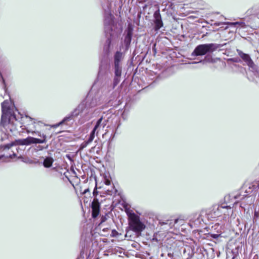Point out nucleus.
Here are the masks:
<instances>
[{"label":"nucleus","mask_w":259,"mask_h":259,"mask_svg":"<svg viewBox=\"0 0 259 259\" xmlns=\"http://www.w3.org/2000/svg\"><path fill=\"white\" fill-rule=\"evenodd\" d=\"M218 46L214 44H206L197 46L193 51V54L195 56H203L208 53H212Z\"/></svg>","instance_id":"39448f33"},{"label":"nucleus","mask_w":259,"mask_h":259,"mask_svg":"<svg viewBox=\"0 0 259 259\" xmlns=\"http://www.w3.org/2000/svg\"><path fill=\"white\" fill-rule=\"evenodd\" d=\"M123 58L122 53L119 51H117L114 56V64L120 65V62Z\"/></svg>","instance_id":"9d476101"},{"label":"nucleus","mask_w":259,"mask_h":259,"mask_svg":"<svg viewBox=\"0 0 259 259\" xmlns=\"http://www.w3.org/2000/svg\"><path fill=\"white\" fill-rule=\"evenodd\" d=\"M37 149L39 150H42L45 148L44 147H43L42 146H40V145L37 146Z\"/></svg>","instance_id":"b1692460"},{"label":"nucleus","mask_w":259,"mask_h":259,"mask_svg":"<svg viewBox=\"0 0 259 259\" xmlns=\"http://www.w3.org/2000/svg\"><path fill=\"white\" fill-rule=\"evenodd\" d=\"M97 189V183L96 182V186L93 192V196L95 197V198H96L97 195L99 194V192L98 191Z\"/></svg>","instance_id":"2eb2a0df"},{"label":"nucleus","mask_w":259,"mask_h":259,"mask_svg":"<svg viewBox=\"0 0 259 259\" xmlns=\"http://www.w3.org/2000/svg\"><path fill=\"white\" fill-rule=\"evenodd\" d=\"M118 232L115 230H112L110 236L112 237H116L118 235Z\"/></svg>","instance_id":"aec40b11"},{"label":"nucleus","mask_w":259,"mask_h":259,"mask_svg":"<svg viewBox=\"0 0 259 259\" xmlns=\"http://www.w3.org/2000/svg\"><path fill=\"white\" fill-rule=\"evenodd\" d=\"M233 213L232 207L227 205L222 204L217 207H214L210 211L209 214L212 218H217L223 216L224 218L230 215Z\"/></svg>","instance_id":"20e7f679"},{"label":"nucleus","mask_w":259,"mask_h":259,"mask_svg":"<svg viewBox=\"0 0 259 259\" xmlns=\"http://www.w3.org/2000/svg\"><path fill=\"white\" fill-rule=\"evenodd\" d=\"M259 218V211L255 210L253 219L254 220L256 221Z\"/></svg>","instance_id":"f3484780"},{"label":"nucleus","mask_w":259,"mask_h":259,"mask_svg":"<svg viewBox=\"0 0 259 259\" xmlns=\"http://www.w3.org/2000/svg\"><path fill=\"white\" fill-rule=\"evenodd\" d=\"M4 157V156H0V159H1L2 158H3V157Z\"/></svg>","instance_id":"393cba45"},{"label":"nucleus","mask_w":259,"mask_h":259,"mask_svg":"<svg viewBox=\"0 0 259 259\" xmlns=\"http://www.w3.org/2000/svg\"><path fill=\"white\" fill-rule=\"evenodd\" d=\"M107 214H106V215H102L101 217V222H100V224H102L105 222L106 221V220H107Z\"/></svg>","instance_id":"6ab92c4d"},{"label":"nucleus","mask_w":259,"mask_h":259,"mask_svg":"<svg viewBox=\"0 0 259 259\" xmlns=\"http://www.w3.org/2000/svg\"><path fill=\"white\" fill-rule=\"evenodd\" d=\"M35 163H39V161L37 160V161L35 162Z\"/></svg>","instance_id":"a878e982"},{"label":"nucleus","mask_w":259,"mask_h":259,"mask_svg":"<svg viewBox=\"0 0 259 259\" xmlns=\"http://www.w3.org/2000/svg\"><path fill=\"white\" fill-rule=\"evenodd\" d=\"M92 217L96 218L99 214L101 210V204L97 198H94L91 203Z\"/></svg>","instance_id":"423d86ee"},{"label":"nucleus","mask_w":259,"mask_h":259,"mask_svg":"<svg viewBox=\"0 0 259 259\" xmlns=\"http://www.w3.org/2000/svg\"><path fill=\"white\" fill-rule=\"evenodd\" d=\"M17 140L5 146V149L8 150L9 155H3L4 161H8V158H21L24 152V146L25 145L19 144L16 143Z\"/></svg>","instance_id":"f03ea898"},{"label":"nucleus","mask_w":259,"mask_h":259,"mask_svg":"<svg viewBox=\"0 0 259 259\" xmlns=\"http://www.w3.org/2000/svg\"><path fill=\"white\" fill-rule=\"evenodd\" d=\"M129 225L132 231L136 233H141L145 228V225L140 220V217L135 213H130L128 215Z\"/></svg>","instance_id":"7ed1b4c3"},{"label":"nucleus","mask_w":259,"mask_h":259,"mask_svg":"<svg viewBox=\"0 0 259 259\" xmlns=\"http://www.w3.org/2000/svg\"><path fill=\"white\" fill-rule=\"evenodd\" d=\"M104 183L105 185L109 186L111 184V181L109 179L106 178L105 179Z\"/></svg>","instance_id":"412c9836"},{"label":"nucleus","mask_w":259,"mask_h":259,"mask_svg":"<svg viewBox=\"0 0 259 259\" xmlns=\"http://www.w3.org/2000/svg\"><path fill=\"white\" fill-rule=\"evenodd\" d=\"M88 250H89L88 247H84L81 252V256H83L84 253H85L86 255L88 254Z\"/></svg>","instance_id":"a211bd4d"},{"label":"nucleus","mask_w":259,"mask_h":259,"mask_svg":"<svg viewBox=\"0 0 259 259\" xmlns=\"http://www.w3.org/2000/svg\"><path fill=\"white\" fill-rule=\"evenodd\" d=\"M64 120H65V119H63L62 120V122H63Z\"/></svg>","instance_id":"bb28decb"},{"label":"nucleus","mask_w":259,"mask_h":259,"mask_svg":"<svg viewBox=\"0 0 259 259\" xmlns=\"http://www.w3.org/2000/svg\"><path fill=\"white\" fill-rule=\"evenodd\" d=\"M133 35V28L128 26L127 34L125 37L124 41L127 44H130L132 40Z\"/></svg>","instance_id":"9b49d317"},{"label":"nucleus","mask_w":259,"mask_h":259,"mask_svg":"<svg viewBox=\"0 0 259 259\" xmlns=\"http://www.w3.org/2000/svg\"><path fill=\"white\" fill-rule=\"evenodd\" d=\"M102 120H103V117H101L100 118H99L94 128H93V131H92V132L90 135V137H89V139L87 141H85L81 144V148L82 149V148L85 147L89 144H90V143H91L93 141V140H94V139L95 138V132H96V130L100 126V124H101Z\"/></svg>","instance_id":"0eeeda50"},{"label":"nucleus","mask_w":259,"mask_h":259,"mask_svg":"<svg viewBox=\"0 0 259 259\" xmlns=\"http://www.w3.org/2000/svg\"><path fill=\"white\" fill-rule=\"evenodd\" d=\"M0 83H2L3 84V88L5 90V93H7V89L5 83V80L4 78L2 77V74L0 72Z\"/></svg>","instance_id":"4468645a"},{"label":"nucleus","mask_w":259,"mask_h":259,"mask_svg":"<svg viewBox=\"0 0 259 259\" xmlns=\"http://www.w3.org/2000/svg\"><path fill=\"white\" fill-rule=\"evenodd\" d=\"M119 77H116V76H115V77L114 78V82H113V87H114L116 86L119 82Z\"/></svg>","instance_id":"dca6fc26"},{"label":"nucleus","mask_w":259,"mask_h":259,"mask_svg":"<svg viewBox=\"0 0 259 259\" xmlns=\"http://www.w3.org/2000/svg\"><path fill=\"white\" fill-rule=\"evenodd\" d=\"M2 115L0 122V130L9 134V132H13L17 130L18 126L22 130H26L27 134H36L40 137V139L32 137H28L26 139H18L17 143L22 145H31L32 144H43L47 142L46 135L41 134L36 131L37 126L40 124V122H36L35 119L28 116L21 117V121L19 117H16L17 109L11 101L5 100L2 103Z\"/></svg>","instance_id":"f257e3e1"},{"label":"nucleus","mask_w":259,"mask_h":259,"mask_svg":"<svg viewBox=\"0 0 259 259\" xmlns=\"http://www.w3.org/2000/svg\"><path fill=\"white\" fill-rule=\"evenodd\" d=\"M115 76L120 77L121 75V67L120 65L114 64Z\"/></svg>","instance_id":"ddd939ff"},{"label":"nucleus","mask_w":259,"mask_h":259,"mask_svg":"<svg viewBox=\"0 0 259 259\" xmlns=\"http://www.w3.org/2000/svg\"><path fill=\"white\" fill-rule=\"evenodd\" d=\"M53 162L54 159L52 157H46L44 159L42 164L44 167L49 168L52 166Z\"/></svg>","instance_id":"f8f14e48"},{"label":"nucleus","mask_w":259,"mask_h":259,"mask_svg":"<svg viewBox=\"0 0 259 259\" xmlns=\"http://www.w3.org/2000/svg\"><path fill=\"white\" fill-rule=\"evenodd\" d=\"M153 16L154 18V23L155 24L154 30L158 31L163 26L161 16L159 9L154 12Z\"/></svg>","instance_id":"6e6552de"},{"label":"nucleus","mask_w":259,"mask_h":259,"mask_svg":"<svg viewBox=\"0 0 259 259\" xmlns=\"http://www.w3.org/2000/svg\"><path fill=\"white\" fill-rule=\"evenodd\" d=\"M67 156L69 159L70 158L69 156Z\"/></svg>","instance_id":"c85d7f7f"},{"label":"nucleus","mask_w":259,"mask_h":259,"mask_svg":"<svg viewBox=\"0 0 259 259\" xmlns=\"http://www.w3.org/2000/svg\"><path fill=\"white\" fill-rule=\"evenodd\" d=\"M90 192V189L89 188H87L86 189H85L82 192H81V194L83 195V194H86L87 192Z\"/></svg>","instance_id":"5701e85b"},{"label":"nucleus","mask_w":259,"mask_h":259,"mask_svg":"<svg viewBox=\"0 0 259 259\" xmlns=\"http://www.w3.org/2000/svg\"><path fill=\"white\" fill-rule=\"evenodd\" d=\"M238 23H239L238 22H236L235 24H238Z\"/></svg>","instance_id":"cd10ccee"},{"label":"nucleus","mask_w":259,"mask_h":259,"mask_svg":"<svg viewBox=\"0 0 259 259\" xmlns=\"http://www.w3.org/2000/svg\"><path fill=\"white\" fill-rule=\"evenodd\" d=\"M211 236L214 239L218 238L219 236H220V234H211Z\"/></svg>","instance_id":"4be33fe9"},{"label":"nucleus","mask_w":259,"mask_h":259,"mask_svg":"<svg viewBox=\"0 0 259 259\" xmlns=\"http://www.w3.org/2000/svg\"><path fill=\"white\" fill-rule=\"evenodd\" d=\"M234 258H235V257H233L232 258V259H234Z\"/></svg>","instance_id":"c756f323"},{"label":"nucleus","mask_w":259,"mask_h":259,"mask_svg":"<svg viewBox=\"0 0 259 259\" xmlns=\"http://www.w3.org/2000/svg\"><path fill=\"white\" fill-rule=\"evenodd\" d=\"M239 55L241 59L246 63L248 66L250 67H253L254 63L248 54L241 52L239 54Z\"/></svg>","instance_id":"1a4fd4ad"}]
</instances>
